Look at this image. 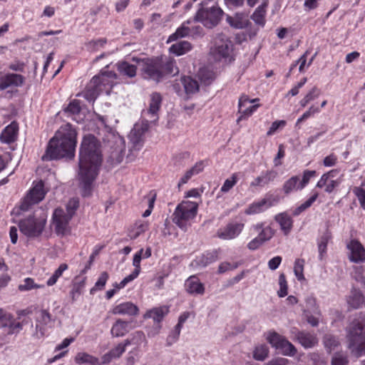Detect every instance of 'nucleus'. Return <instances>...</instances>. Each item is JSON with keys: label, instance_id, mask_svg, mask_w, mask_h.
<instances>
[{"label": "nucleus", "instance_id": "obj_13", "mask_svg": "<svg viewBox=\"0 0 365 365\" xmlns=\"http://www.w3.org/2000/svg\"><path fill=\"white\" fill-rule=\"evenodd\" d=\"M143 78L158 82L163 77V70L160 61L157 59L147 60L143 66Z\"/></svg>", "mask_w": 365, "mask_h": 365}, {"label": "nucleus", "instance_id": "obj_50", "mask_svg": "<svg viewBox=\"0 0 365 365\" xmlns=\"http://www.w3.org/2000/svg\"><path fill=\"white\" fill-rule=\"evenodd\" d=\"M237 175L236 173L232 175L230 178L227 179L222 186L221 187V192L226 193L228 192L237 183Z\"/></svg>", "mask_w": 365, "mask_h": 365}, {"label": "nucleus", "instance_id": "obj_32", "mask_svg": "<svg viewBox=\"0 0 365 365\" xmlns=\"http://www.w3.org/2000/svg\"><path fill=\"white\" fill-rule=\"evenodd\" d=\"M275 220L279 224L285 235L289 232L292 227V220L289 215L280 213L275 216Z\"/></svg>", "mask_w": 365, "mask_h": 365}, {"label": "nucleus", "instance_id": "obj_21", "mask_svg": "<svg viewBox=\"0 0 365 365\" xmlns=\"http://www.w3.org/2000/svg\"><path fill=\"white\" fill-rule=\"evenodd\" d=\"M51 321V314L46 310L40 311L39 316L37 318L34 336L38 339L43 337L45 334V329L43 326L48 324Z\"/></svg>", "mask_w": 365, "mask_h": 365}, {"label": "nucleus", "instance_id": "obj_45", "mask_svg": "<svg viewBox=\"0 0 365 365\" xmlns=\"http://www.w3.org/2000/svg\"><path fill=\"white\" fill-rule=\"evenodd\" d=\"M145 341V334L143 331H138L134 332L132 334V337L130 339H127L125 340V345L134 344L136 346H139L143 341Z\"/></svg>", "mask_w": 365, "mask_h": 365}, {"label": "nucleus", "instance_id": "obj_12", "mask_svg": "<svg viewBox=\"0 0 365 365\" xmlns=\"http://www.w3.org/2000/svg\"><path fill=\"white\" fill-rule=\"evenodd\" d=\"M72 217L62 208H56L53 214L52 227L58 235H64L68 230Z\"/></svg>", "mask_w": 365, "mask_h": 365}, {"label": "nucleus", "instance_id": "obj_51", "mask_svg": "<svg viewBox=\"0 0 365 365\" xmlns=\"http://www.w3.org/2000/svg\"><path fill=\"white\" fill-rule=\"evenodd\" d=\"M275 231L269 226L266 227L265 228L262 229L259 232L258 237L262 240L264 243L268 240H269L274 235Z\"/></svg>", "mask_w": 365, "mask_h": 365}, {"label": "nucleus", "instance_id": "obj_58", "mask_svg": "<svg viewBox=\"0 0 365 365\" xmlns=\"http://www.w3.org/2000/svg\"><path fill=\"white\" fill-rule=\"evenodd\" d=\"M279 290L278 295L279 297H284L287 294V284L286 278L284 274H281L279 277Z\"/></svg>", "mask_w": 365, "mask_h": 365}, {"label": "nucleus", "instance_id": "obj_52", "mask_svg": "<svg viewBox=\"0 0 365 365\" xmlns=\"http://www.w3.org/2000/svg\"><path fill=\"white\" fill-rule=\"evenodd\" d=\"M279 349H282L284 354L294 356L297 353V349L289 341L284 339Z\"/></svg>", "mask_w": 365, "mask_h": 365}, {"label": "nucleus", "instance_id": "obj_19", "mask_svg": "<svg viewBox=\"0 0 365 365\" xmlns=\"http://www.w3.org/2000/svg\"><path fill=\"white\" fill-rule=\"evenodd\" d=\"M226 21L230 26L237 29L247 28L250 24L247 15L242 12H237L234 16L227 15Z\"/></svg>", "mask_w": 365, "mask_h": 365}, {"label": "nucleus", "instance_id": "obj_28", "mask_svg": "<svg viewBox=\"0 0 365 365\" xmlns=\"http://www.w3.org/2000/svg\"><path fill=\"white\" fill-rule=\"evenodd\" d=\"M168 309L165 307H156L148 311L145 314L144 317L152 319L153 320V323L160 324V322L163 320L164 317L168 314Z\"/></svg>", "mask_w": 365, "mask_h": 365}, {"label": "nucleus", "instance_id": "obj_3", "mask_svg": "<svg viewBox=\"0 0 365 365\" xmlns=\"http://www.w3.org/2000/svg\"><path fill=\"white\" fill-rule=\"evenodd\" d=\"M348 348L356 356L365 354V326L357 320L346 328Z\"/></svg>", "mask_w": 365, "mask_h": 365}, {"label": "nucleus", "instance_id": "obj_46", "mask_svg": "<svg viewBox=\"0 0 365 365\" xmlns=\"http://www.w3.org/2000/svg\"><path fill=\"white\" fill-rule=\"evenodd\" d=\"M331 238V234L329 232H326L320 238L318 244V250L319 253V259H323V255L327 251V243Z\"/></svg>", "mask_w": 365, "mask_h": 365}, {"label": "nucleus", "instance_id": "obj_62", "mask_svg": "<svg viewBox=\"0 0 365 365\" xmlns=\"http://www.w3.org/2000/svg\"><path fill=\"white\" fill-rule=\"evenodd\" d=\"M106 38H100L97 40H93L87 43V46L89 50L94 51L98 48V47H103L106 43Z\"/></svg>", "mask_w": 365, "mask_h": 365}, {"label": "nucleus", "instance_id": "obj_6", "mask_svg": "<svg viewBox=\"0 0 365 365\" xmlns=\"http://www.w3.org/2000/svg\"><path fill=\"white\" fill-rule=\"evenodd\" d=\"M105 141L109 148L108 160L110 163L118 164L121 163L125 148L123 138L118 134L109 132L105 138Z\"/></svg>", "mask_w": 365, "mask_h": 365}, {"label": "nucleus", "instance_id": "obj_34", "mask_svg": "<svg viewBox=\"0 0 365 365\" xmlns=\"http://www.w3.org/2000/svg\"><path fill=\"white\" fill-rule=\"evenodd\" d=\"M76 364H88L90 365H98V359L85 352H79L75 356Z\"/></svg>", "mask_w": 365, "mask_h": 365}, {"label": "nucleus", "instance_id": "obj_4", "mask_svg": "<svg viewBox=\"0 0 365 365\" xmlns=\"http://www.w3.org/2000/svg\"><path fill=\"white\" fill-rule=\"evenodd\" d=\"M198 203L190 200L182 201L175 208L173 215V222L181 230L186 231L190 227V221L193 220L197 213Z\"/></svg>", "mask_w": 365, "mask_h": 365}, {"label": "nucleus", "instance_id": "obj_57", "mask_svg": "<svg viewBox=\"0 0 365 365\" xmlns=\"http://www.w3.org/2000/svg\"><path fill=\"white\" fill-rule=\"evenodd\" d=\"M83 284L84 281L81 282V283L73 284L70 292V297L71 298L72 302L76 301L78 297L81 294V289L83 287Z\"/></svg>", "mask_w": 365, "mask_h": 365}, {"label": "nucleus", "instance_id": "obj_2", "mask_svg": "<svg viewBox=\"0 0 365 365\" xmlns=\"http://www.w3.org/2000/svg\"><path fill=\"white\" fill-rule=\"evenodd\" d=\"M76 130L70 123L60 127L49 140L43 160H57L63 158H73L76 146Z\"/></svg>", "mask_w": 365, "mask_h": 365}, {"label": "nucleus", "instance_id": "obj_56", "mask_svg": "<svg viewBox=\"0 0 365 365\" xmlns=\"http://www.w3.org/2000/svg\"><path fill=\"white\" fill-rule=\"evenodd\" d=\"M316 171L315 170H304L303 173V177L301 181L299 183V190L303 189L309 182L310 179L315 176Z\"/></svg>", "mask_w": 365, "mask_h": 365}, {"label": "nucleus", "instance_id": "obj_48", "mask_svg": "<svg viewBox=\"0 0 365 365\" xmlns=\"http://www.w3.org/2000/svg\"><path fill=\"white\" fill-rule=\"evenodd\" d=\"M268 348L265 345L257 346L253 352V357L258 361L264 360L268 356Z\"/></svg>", "mask_w": 365, "mask_h": 365}, {"label": "nucleus", "instance_id": "obj_61", "mask_svg": "<svg viewBox=\"0 0 365 365\" xmlns=\"http://www.w3.org/2000/svg\"><path fill=\"white\" fill-rule=\"evenodd\" d=\"M78 205H79V202L77 199H76V198L71 199L68 201V202L66 205V210H64V211L68 212V214H71V216L73 217V215L75 214V211L78 207Z\"/></svg>", "mask_w": 365, "mask_h": 365}, {"label": "nucleus", "instance_id": "obj_23", "mask_svg": "<svg viewBox=\"0 0 365 365\" xmlns=\"http://www.w3.org/2000/svg\"><path fill=\"white\" fill-rule=\"evenodd\" d=\"M138 312V307L131 302H125L115 306L113 309L114 314L135 316Z\"/></svg>", "mask_w": 365, "mask_h": 365}, {"label": "nucleus", "instance_id": "obj_17", "mask_svg": "<svg viewBox=\"0 0 365 365\" xmlns=\"http://www.w3.org/2000/svg\"><path fill=\"white\" fill-rule=\"evenodd\" d=\"M347 248L350 251L349 255L350 261L359 263L365 260V250L359 241H351L347 245Z\"/></svg>", "mask_w": 365, "mask_h": 365}, {"label": "nucleus", "instance_id": "obj_36", "mask_svg": "<svg viewBox=\"0 0 365 365\" xmlns=\"http://www.w3.org/2000/svg\"><path fill=\"white\" fill-rule=\"evenodd\" d=\"M119 72L130 78H133L136 75V66L126 61L120 62L118 64Z\"/></svg>", "mask_w": 365, "mask_h": 365}, {"label": "nucleus", "instance_id": "obj_18", "mask_svg": "<svg viewBox=\"0 0 365 365\" xmlns=\"http://www.w3.org/2000/svg\"><path fill=\"white\" fill-rule=\"evenodd\" d=\"M258 98L250 100L247 96H242L239 100V111L240 114H252L257 111L259 104Z\"/></svg>", "mask_w": 365, "mask_h": 365}, {"label": "nucleus", "instance_id": "obj_40", "mask_svg": "<svg viewBox=\"0 0 365 365\" xmlns=\"http://www.w3.org/2000/svg\"><path fill=\"white\" fill-rule=\"evenodd\" d=\"M190 29L188 26H185V24H182L181 26H180L176 31L171 34L167 41V43H170L172 41H175L178 38H183L187 36L190 34Z\"/></svg>", "mask_w": 365, "mask_h": 365}, {"label": "nucleus", "instance_id": "obj_7", "mask_svg": "<svg viewBox=\"0 0 365 365\" xmlns=\"http://www.w3.org/2000/svg\"><path fill=\"white\" fill-rule=\"evenodd\" d=\"M232 43L230 38L223 33L217 34L214 38V46L210 48V56L214 61L229 57L232 50Z\"/></svg>", "mask_w": 365, "mask_h": 365}, {"label": "nucleus", "instance_id": "obj_59", "mask_svg": "<svg viewBox=\"0 0 365 365\" xmlns=\"http://www.w3.org/2000/svg\"><path fill=\"white\" fill-rule=\"evenodd\" d=\"M346 356L342 353H336L331 359V365H347Z\"/></svg>", "mask_w": 365, "mask_h": 365}, {"label": "nucleus", "instance_id": "obj_47", "mask_svg": "<svg viewBox=\"0 0 365 365\" xmlns=\"http://www.w3.org/2000/svg\"><path fill=\"white\" fill-rule=\"evenodd\" d=\"M68 269V265L65 263L61 264L54 272L53 275L48 279L47 285L52 286L55 284L58 279L62 275L63 272Z\"/></svg>", "mask_w": 365, "mask_h": 365}, {"label": "nucleus", "instance_id": "obj_5", "mask_svg": "<svg viewBox=\"0 0 365 365\" xmlns=\"http://www.w3.org/2000/svg\"><path fill=\"white\" fill-rule=\"evenodd\" d=\"M116 77V74L113 71H108L100 76H94L88 84L83 93L84 98L90 102L94 101L103 91V87H106L107 85H110V87L113 86V83H110L109 78L115 79Z\"/></svg>", "mask_w": 365, "mask_h": 365}, {"label": "nucleus", "instance_id": "obj_22", "mask_svg": "<svg viewBox=\"0 0 365 365\" xmlns=\"http://www.w3.org/2000/svg\"><path fill=\"white\" fill-rule=\"evenodd\" d=\"M205 168L204 161L197 162L190 169L187 170L180 179L178 184V188L182 185L186 184L194 175L200 173Z\"/></svg>", "mask_w": 365, "mask_h": 365}, {"label": "nucleus", "instance_id": "obj_55", "mask_svg": "<svg viewBox=\"0 0 365 365\" xmlns=\"http://www.w3.org/2000/svg\"><path fill=\"white\" fill-rule=\"evenodd\" d=\"M304 259H298L294 262V272L299 280L304 279L303 270H304Z\"/></svg>", "mask_w": 365, "mask_h": 365}, {"label": "nucleus", "instance_id": "obj_14", "mask_svg": "<svg viewBox=\"0 0 365 365\" xmlns=\"http://www.w3.org/2000/svg\"><path fill=\"white\" fill-rule=\"evenodd\" d=\"M25 82V78L17 73H3L0 72V90L4 91L9 88L21 87Z\"/></svg>", "mask_w": 365, "mask_h": 365}, {"label": "nucleus", "instance_id": "obj_20", "mask_svg": "<svg viewBox=\"0 0 365 365\" xmlns=\"http://www.w3.org/2000/svg\"><path fill=\"white\" fill-rule=\"evenodd\" d=\"M277 177V173L275 170H270L262 173L261 175L255 178L251 182L250 187H264L272 182Z\"/></svg>", "mask_w": 365, "mask_h": 365}, {"label": "nucleus", "instance_id": "obj_25", "mask_svg": "<svg viewBox=\"0 0 365 365\" xmlns=\"http://www.w3.org/2000/svg\"><path fill=\"white\" fill-rule=\"evenodd\" d=\"M18 126L15 123L6 126L0 135L2 143H11L14 142L17 136Z\"/></svg>", "mask_w": 365, "mask_h": 365}, {"label": "nucleus", "instance_id": "obj_38", "mask_svg": "<svg viewBox=\"0 0 365 365\" xmlns=\"http://www.w3.org/2000/svg\"><path fill=\"white\" fill-rule=\"evenodd\" d=\"M299 178L297 175L292 176L288 179L283 185V191L286 195L289 194L292 191L299 190Z\"/></svg>", "mask_w": 365, "mask_h": 365}, {"label": "nucleus", "instance_id": "obj_53", "mask_svg": "<svg viewBox=\"0 0 365 365\" xmlns=\"http://www.w3.org/2000/svg\"><path fill=\"white\" fill-rule=\"evenodd\" d=\"M66 113L71 114H78L81 111V106L78 100H73L70 102L68 106L64 109Z\"/></svg>", "mask_w": 365, "mask_h": 365}, {"label": "nucleus", "instance_id": "obj_37", "mask_svg": "<svg viewBox=\"0 0 365 365\" xmlns=\"http://www.w3.org/2000/svg\"><path fill=\"white\" fill-rule=\"evenodd\" d=\"M323 343L326 349L331 352L340 345L338 338L331 334H327L323 337Z\"/></svg>", "mask_w": 365, "mask_h": 365}, {"label": "nucleus", "instance_id": "obj_26", "mask_svg": "<svg viewBox=\"0 0 365 365\" xmlns=\"http://www.w3.org/2000/svg\"><path fill=\"white\" fill-rule=\"evenodd\" d=\"M185 287L187 291L190 294H202L204 293V286L195 276H191L186 280Z\"/></svg>", "mask_w": 365, "mask_h": 365}, {"label": "nucleus", "instance_id": "obj_35", "mask_svg": "<svg viewBox=\"0 0 365 365\" xmlns=\"http://www.w3.org/2000/svg\"><path fill=\"white\" fill-rule=\"evenodd\" d=\"M197 76L201 83L205 85H210L215 78V73L207 68H200L197 73Z\"/></svg>", "mask_w": 365, "mask_h": 365}, {"label": "nucleus", "instance_id": "obj_33", "mask_svg": "<svg viewBox=\"0 0 365 365\" xmlns=\"http://www.w3.org/2000/svg\"><path fill=\"white\" fill-rule=\"evenodd\" d=\"M162 65L163 74L168 73L175 75L178 73V68L176 66L175 60L171 57L165 58L164 61H160Z\"/></svg>", "mask_w": 365, "mask_h": 365}, {"label": "nucleus", "instance_id": "obj_64", "mask_svg": "<svg viewBox=\"0 0 365 365\" xmlns=\"http://www.w3.org/2000/svg\"><path fill=\"white\" fill-rule=\"evenodd\" d=\"M267 203L266 200H262L260 202L253 203L251 205L249 208L245 211V212L248 215L254 214L260 212L261 207Z\"/></svg>", "mask_w": 365, "mask_h": 365}, {"label": "nucleus", "instance_id": "obj_43", "mask_svg": "<svg viewBox=\"0 0 365 365\" xmlns=\"http://www.w3.org/2000/svg\"><path fill=\"white\" fill-rule=\"evenodd\" d=\"M143 249H140L135 255L133 260V265L135 267L133 272L130 274L135 279L140 272V261L143 257Z\"/></svg>", "mask_w": 365, "mask_h": 365}, {"label": "nucleus", "instance_id": "obj_10", "mask_svg": "<svg viewBox=\"0 0 365 365\" xmlns=\"http://www.w3.org/2000/svg\"><path fill=\"white\" fill-rule=\"evenodd\" d=\"M46 192L44 183L42 180L34 182V187L23 199L19 207L20 210L22 211L29 210L33 205L43 200Z\"/></svg>", "mask_w": 365, "mask_h": 365}, {"label": "nucleus", "instance_id": "obj_29", "mask_svg": "<svg viewBox=\"0 0 365 365\" xmlns=\"http://www.w3.org/2000/svg\"><path fill=\"white\" fill-rule=\"evenodd\" d=\"M192 48L191 43L187 41H180L173 44L170 47L169 51L176 56H182L191 51Z\"/></svg>", "mask_w": 365, "mask_h": 365}, {"label": "nucleus", "instance_id": "obj_11", "mask_svg": "<svg viewBox=\"0 0 365 365\" xmlns=\"http://www.w3.org/2000/svg\"><path fill=\"white\" fill-rule=\"evenodd\" d=\"M149 124L147 120H142L136 123L130 130L128 138L130 144V150H139L143 145V135L148 130Z\"/></svg>", "mask_w": 365, "mask_h": 365}, {"label": "nucleus", "instance_id": "obj_9", "mask_svg": "<svg viewBox=\"0 0 365 365\" xmlns=\"http://www.w3.org/2000/svg\"><path fill=\"white\" fill-rule=\"evenodd\" d=\"M223 14V11L217 6H213L210 9L201 8L195 16V20L211 29L219 24Z\"/></svg>", "mask_w": 365, "mask_h": 365}, {"label": "nucleus", "instance_id": "obj_60", "mask_svg": "<svg viewBox=\"0 0 365 365\" xmlns=\"http://www.w3.org/2000/svg\"><path fill=\"white\" fill-rule=\"evenodd\" d=\"M157 120L160 121L163 126L168 128L173 127L175 121L174 115H160V117H158Z\"/></svg>", "mask_w": 365, "mask_h": 365}, {"label": "nucleus", "instance_id": "obj_24", "mask_svg": "<svg viewBox=\"0 0 365 365\" xmlns=\"http://www.w3.org/2000/svg\"><path fill=\"white\" fill-rule=\"evenodd\" d=\"M297 341L306 349L312 348L317 344V337L310 333L298 331L295 336Z\"/></svg>", "mask_w": 365, "mask_h": 365}, {"label": "nucleus", "instance_id": "obj_16", "mask_svg": "<svg viewBox=\"0 0 365 365\" xmlns=\"http://www.w3.org/2000/svg\"><path fill=\"white\" fill-rule=\"evenodd\" d=\"M337 173L336 170H332L324 174L318 181L317 187L319 188L326 187L325 191L329 193L331 192L339 185V181L334 179Z\"/></svg>", "mask_w": 365, "mask_h": 365}, {"label": "nucleus", "instance_id": "obj_8", "mask_svg": "<svg viewBox=\"0 0 365 365\" xmlns=\"http://www.w3.org/2000/svg\"><path fill=\"white\" fill-rule=\"evenodd\" d=\"M46 220L44 217L29 216L21 220L19 223L21 232L29 238L40 236L45 227Z\"/></svg>", "mask_w": 365, "mask_h": 365}, {"label": "nucleus", "instance_id": "obj_41", "mask_svg": "<svg viewBox=\"0 0 365 365\" xmlns=\"http://www.w3.org/2000/svg\"><path fill=\"white\" fill-rule=\"evenodd\" d=\"M306 306L304 309V314L313 313L314 315H320L321 312L319 307L317 306L316 300L312 297L306 299Z\"/></svg>", "mask_w": 365, "mask_h": 365}, {"label": "nucleus", "instance_id": "obj_42", "mask_svg": "<svg viewBox=\"0 0 365 365\" xmlns=\"http://www.w3.org/2000/svg\"><path fill=\"white\" fill-rule=\"evenodd\" d=\"M364 302V297L359 292H354L349 297L347 302L354 309L359 308Z\"/></svg>", "mask_w": 365, "mask_h": 365}, {"label": "nucleus", "instance_id": "obj_63", "mask_svg": "<svg viewBox=\"0 0 365 365\" xmlns=\"http://www.w3.org/2000/svg\"><path fill=\"white\" fill-rule=\"evenodd\" d=\"M127 345H125V342L124 341L123 344H119L118 346H116L115 348H113L109 352V355L112 358H117L122 355V354L125 351V347Z\"/></svg>", "mask_w": 365, "mask_h": 365}, {"label": "nucleus", "instance_id": "obj_39", "mask_svg": "<svg viewBox=\"0 0 365 365\" xmlns=\"http://www.w3.org/2000/svg\"><path fill=\"white\" fill-rule=\"evenodd\" d=\"M162 103V97L158 93H153L150 95V101L149 103V113L150 114H156L159 111Z\"/></svg>", "mask_w": 365, "mask_h": 365}, {"label": "nucleus", "instance_id": "obj_49", "mask_svg": "<svg viewBox=\"0 0 365 365\" xmlns=\"http://www.w3.org/2000/svg\"><path fill=\"white\" fill-rule=\"evenodd\" d=\"M108 277V274L106 272H103L96 282L95 286L90 290V293L93 294L96 290L103 289L106 284Z\"/></svg>", "mask_w": 365, "mask_h": 365}, {"label": "nucleus", "instance_id": "obj_44", "mask_svg": "<svg viewBox=\"0 0 365 365\" xmlns=\"http://www.w3.org/2000/svg\"><path fill=\"white\" fill-rule=\"evenodd\" d=\"M41 287H43V285L36 284L33 279L27 277L24 280L22 284L19 285L18 289L21 292H24Z\"/></svg>", "mask_w": 365, "mask_h": 365}, {"label": "nucleus", "instance_id": "obj_1", "mask_svg": "<svg viewBox=\"0 0 365 365\" xmlns=\"http://www.w3.org/2000/svg\"><path fill=\"white\" fill-rule=\"evenodd\" d=\"M101 163L102 154L99 141L92 135L84 136L78 160V180L84 197L91 195Z\"/></svg>", "mask_w": 365, "mask_h": 365}, {"label": "nucleus", "instance_id": "obj_31", "mask_svg": "<svg viewBox=\"0 0 365 365\" xmlns=\"http://www.w3.org/2000/svg\"><path fill=\"white\" fill-rule=\"evenodd\" d=\"M128 322L118 319L112 327L111 334L115 337L123 336L128 331Z\"/></svg>", "mask_w": 365, "mask_h": 365}, {"label": "nucleus", "instance_id": "obj_30", "mask_svg": "<svg viewBox=\"0 0 365 365\" xmlns=\"http://www.w3.org/2000/svg\"><path fill=\"white\" fill-rule=\"evenodd\" d=\"M181 83L187 96L193 95L199 91L198 82L190 76L181 78Z\"/></svg>", "mask_w": 365, "mask_h": 365}, {"label": "nucleus", "instance_id": "obj_15", "mask_svg": "<svg viewBox=\"0 0 365 365\" xmlns=\"http://www.w3.org/2000/svg\"><path fill=\"white\" fill-rule=\"evenodd\" d=\"M243 228L242 223H229L225 227L220 229L217 235L222 240H230L237 237Z\"/></svg>", "mask_w": 365, "mask_h": 365}, {"label": "nucleus", "instance_id": "obj_27", "mask_svg": "<svg viewBox=\"0 0 365 365\" xmlns=\"http://www.w3.org/2000/svg\"><path fill=\"white\" fill-rule=\"evenodd\" d=\"M267 3L263 2L259 5L251 15V19L258 26L263 27L265 24L266 8Z\"/></svg>", "mask_w": 365, "mask_h": 365}, {"label": "nucleus", "instance_id": "obj_54", "mask_svg": "<svg viewBox=\"0 0 365 365\" xmlns=\"http://www.w3.org/2000/svg\"><path fill=\"white\" fill-rule=\"evenodd\" d=\"M284 338L276 332L270 333L267 337L268 341L277 349H279Z\"/></svg>", "mask_w": 365, "mask_h": 365}]
</instances>
